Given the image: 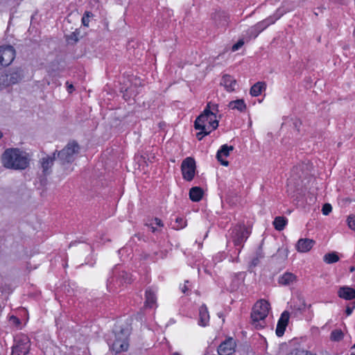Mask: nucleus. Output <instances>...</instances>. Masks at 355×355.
<instances>
[{"instance_id": "412c9836", "label": "nucleus", "mask_w": 355, "mask_h": 355, "mask_svg": "<svg viewBox=\"0 0 355 355\" xmlns=\"http://www.w3.org/2000/svg\"><path fill=\"white\" fill-rule=\"evenodd\" d=\"M297 276L290 272H286L279 277L278 284L282 286H290L296 282Z\"/></svg>"}, {"instance_id": "8fccbe9b", "label": "nucleus", "mask_w": 355, "mask_h": 355, "mask_svg": "<svg viewBox=\"0 0 355 355\" xmlns=\"http://www.w3.org/2000/svg\"><path fill=\"white\" fill-rule=\"evenodd\" d=\"M298 168H299V166H295V167H293V171H297V170H298Z\"/></svg>"}, {"instance_id": "37998d69", "label": "nucleus", "mask_w": 355, "mask_h": 355, "mask_svg": "<svg viewBox=\"0 0 355 355\" xmlns=\"http://www.w3.org/2000/svg\"><path fill=\"white\" fill-rule=\"evenodd\" d=\"M207 104H210V110L216 113V114L218 112V105L211 103V102H209Z\"/></svg>"}, {"instance_id": "aec40b11", "label": "nucleus", "mask_w": 355, "mask_h": 355, "mask_svg": "<svg viewBox=\"0 0 355 355\" xmlns=\"http://www.w3.org/2000/svg\"><path fill=\"white\" fill-rule=\"evenodd\" d=\"M220 85L225 87L227 92H231L235 90L236 80L233 76L225 74L221 78Z\"/></svg>"}, {"instance_id": "ea45409f", "label": "nucleus", "mask_w": 355, "mask_h": 355, "mask_svg": "<svg viewBox=\"0 0 355 355\" xmlns=\"http://www.w3.org/2000/svg\"><path fill=\"white\" fill-rule=\"evenodd\" d=\"M348 226L350 229L355 231V216H350L347 218Z\"/></svg>"}, {"instance_id": "f257e3e1", "label": "nucleus", "mask_w": 355, "mask_h": 355, "mask_svg": "<svg viewBox=\"0 0 355 355\" xmlns=\"http://www.w3.org/2000/svg\"><path fill=\"white\" fill-rule=\"evenodd\" d=\"M1 162L6 168L24 170L28 167L29 159L19 148H8L2 154Z\"/></svg>"}, {"instance_id": "9d476101", "label": "nucleus", "mask_w": 355, "mask_h": 355, "mask_svg": "<svg viewBox=\"0 0 355 355\" xmlns=\"http://www.w3.org/2000/svg\"><path fill=\"white\" fill-rule=\"evenodd\" d=\"M15 49L11 45L0 46V69L10 65L15 58Z\"/></svg>"}, {"instance_id": "a18cd8bd", "label": "nucleus", "mask_w": 355, "mask_h": 355, "mask_svg": "<svg viewBox=\"0 0 355 355\" xmlns=\"http://www.w3.org/2000/svg\"><path fill=\"white\" fill-rule=\"evenodd\" d=\"M189 282L188 280L185 281L184 285L183 286V287L181 288L182 292L183 293H187V292L189 291V288L187 286V284H189Z\"/></svg>"}, {"instance_id": "c03bdc74", "label": "nucleus", "mask_w": 355, "mask_h": 355, "mask_svg": "<svg viewBox=\"0 0 355 355\" xmlns=\"http://www.w3.org/2000/svg\"><path fill=\"white\" fill-rule=\"evenodd\" d=\"M66 85H67V91L69 93L71 94L75 90L73 85L72 84H69L68 81L66 83Z\"/></svg>"}, {"instance_id": "58836bf2", "label": "nucleus", "mask_w": 355, "mask_h": 355, "mask_svg": "<svg viewBox=\"0 0 355 355\" xmlns=\"http://www.w3.org/2000/svg\"><path fill=\"white\" fill-rule=\"evenodd\" d=\"M200 131L196 134V137L199 141H201L205 136L209 135L211 132L210 130H200Z\"/></svg>"}, {"instance_id": "79ce46f5", "label": "nucleus", "mask_w": 355, "mask_h": 355, "mask_svg": "<svg viewBox=\"0 0 355 355\" xmlns=\"http://www.w3.org/2000/svg\"><path fill=\"white\" fill-rule=\"evenodd\" d=\"M9 321L10 323H12L16 327L19 326L21 324V320L15 315H11L10 317Z\"/></svg>"}, {"instance_id": "2eb2a0df", "label": "nucleus", "mask_w": 355, "mask_h": 355, "mask_svg": "<svg viewBox=\"0 0 355 355\" xmlns=\"http://www.w3.org/2000/svg\"><path fill=\"white\" fill-rule=\"evenodd\" d=\"M24 77L23 70L21 68H17L10 73L6 74L3 81L6 83L7 86L18 83Z\"/></svg>"}, {"instance_id": "f3484780", "label": "nucleus", "mask_w": 355, "mask_h": 355, "mask_svg": "<svg viewBox=\"0 0 355 355\" xmlns=\"http://www.w3.org/2000/svg\"><path fill=\"white\" fill-rule=\"evenodd\" d=\"M211 17L217 26L226 27L230 21L229 15L223 10H216Z\"/></svg>"}, {"instance_id": "6e6552de", "label": "nucleus", "mask_w": 355, "mask_h": 355, "mask_svg": "<svg viewBox=\"0 0 355 355\" xmlns=\"http://www.w3.org/2000/svg\"><path fill=\"white\" fill-rule=\"evenodd\" d=\"M196 171V164L194 158L188 157L185 158L181 164V171L184 180L191 182L193 180Z\"/></svg>"}, {"instance_id": "5fc2aeb1", "label": "nucleus", "mask_w": 355, "mask_h": 355, "mask_svg": "<svg viewBox=\"0 0 355 355\" xmlns=\"http://www.w3.org/2000/svg\"><path fill=\"white\" fill-rule=\"evenodd\" d=\"M178 355H179V354H178Z\"/></svg>"}, {"instance_id": "09e8293b", "label": "nucleus", "mask_w": 355, "mask_h": 355, "mask_svg": "<svg viewBox=\"0 0 355 355\" xmlns=\"http://www.w3.org/2000/svg\"><path fill=\"white\" fill-rule=\"evenodd\" d=\"M355 270V267L354 266H351L350 268H349V271L350 272H354Z\"/></svg>"}, {"instance_id": "c9c22d12", "label": "nucleus", "mask_w": 355, "mask_h": 355, "mask_svg": "<svg viewBox=\"0 0 355 355\" xmlns=\"http://www.w3.org/2000/svg\"><path fill=\"white\" fill-rule=\"evenodd\" d=\"M286 355H307V351L299 348H295L288 352Z\"/></svg>"}, {"instance_id": "2f4dec72", "label": "nucleus", "mask_w": 355, "mask_h": 355, "mask_svg": "<svg viewBox=\"0 0 355 355\" xmlns=\"http://www.w3.org/2000/svg\"><path fill=\"white\" fill-rule=\"evenodd\" d=\"M264 257V254L263 252L262 248L259 247L255 253V257L252 258L251 261V265L253 266H257L260 260Z\"/></svg>"}, {"instance_id": "4be33fe9", "label": "nucleus", "mask_w": 355, "mask_h": 355, "mask_svg": "<svg viewBox=\"0 0 355 355\" xmlns=\"http://www.w3.org/2000/svg\"><path fill=\"white\" fill-rule=\"evenodd\" d=\"M339 297L345 300H352L355 298V289L349 286H342L338 291Z\"/></svg>"}, {"instance_id": "1a4fd4ad", "label": "nucleus", "mask_w": 355, "mask_h": 355, "mask_svg": "<svg viewBox=\"0 0 355 355\" xmlns=\"http://www.w3.org/2000/svg\"><path fill=\"white\" fill-rule=\"evenodd\" d=\"M128 347V337L123 332V331L121 330L120 332L115 334V339L112 344L110 346V348L116 354H119L122 352L127 351Z\"/></svg>"}, {"instance_id": "dca6fc26", "label": "nucleus", "mask_w": 355, "mask_h": 355, "mask_svg": "<svg viewBox=\"0 0 355 355\" xmlns=\"http://www.w3.org/2000/svg\"><path fill=\"white\" fill-rule=\"evenodd\" d=\"M289 318L290 313L288 311H284L281 314L280 318L278 320L275 331L276 335L278 337H282L284 335L286 328L288 324Z\"/></svg>"}, {"instance_id": "f8f14e48", "label": "nucleus", "mask_w": 355, "mask_h": 355, "mask_svg": "<svg viewBox=\"0 0 355 355\" xmlns=\"http://www.w3.org/2000/svg\"><path fill=\"white\" fill-rule=\"evenodd\" d=\"M279 10L278 9L273 15L254 24L260 33L270 25L274 24L279 19H280V17L283 15V13H279Z\"/></svg>"}, {"instance_id": "6ab92c4d", "label": "nucleus", "mask_w": 355, "mask_h": 355, "mask_svg": "<svg viewBox=\"0 0 355 355\" xmlns=\"http://www.w3.org/2000/svg\"><path fill=\"white\" fill-rule=\"evenodd\" d=\"M315 243V241L311 239H300L296 243L295 248L298 252L304 253L310 251Z\"/></svg>"}, {"instance_id": "cd10ccee", "label": "nucleus", "mask_w": 355, "mask_h": 355, "mask_svg": "<svg viewBox=\"0 0 355 355\" xmlns=\"http://www.w3.org/2000/svg\"><path fill=\"white\" fill-rule=\"evenodd\" d=\"M265 89L266 83L264 82H257L251 87L250 94L251 96L257 97Z\"/></svg>"}, {"instance_id": "72a5a7b5", "label": "nucleus", "mask_w": 355, "mask_h": 355, "mask_svg": "<svg viewBox=\"0 0 355 355\" xmlns=\"http://www.w3.org/2000/svg\"><path fill=\"white\" fill-rule=\"evenodd\" d=\"M94 17V14L90 11H85L82 17V24L84 26L88 27L89 24V19Z\"/></svg>"}, {"instance_id": "423d86ee", "label": "nucleus", "mask_w": 355, "mask_h": 355, "mask_svg": "<svg viewBox=\"0 0 355 355\" xmlns=\"http://www.w3.org/2000/svg\"><path fill=\"white\" fill-rule=\"evenodd\" d=\"M80 146L77 141H71L61 150H55L58 161L62 166L72 163L79 153Z\"/></svg>"}, {"instance_id": "e433bc0d", "label": "nucleus", "mask_w": 355, "mask_h": 355, "mask_svg": "<svg viewBox=\"0 0 355 355\" xmlns=\"http://www.w3.org/2000/svg\"><path fill=\"white\" fill-rule=\"evenodd\" d=\"M245 42V40L244 39V37L243 36L242 39L239 40L238 42L232 46V51H238L240 48H241L243 46Z\"/></svg>"}, {"instance_id": "473e14b6", "label": "nucleus", "mask_w": 355, "mask_h": 355, "mask_svg": "<svg viewBox=\"0 0 355 355\" xmlns=\"http://www.w3.org/2000/svg\"><path fill=\"white\" fill-rule=\"evenodd\" d=\"M79 35L80 32L78 30H76L74 32L71 33L70 35H67V40L69 43L76 44L79 40Z\"/></svg>"}, {"instance_id": "4468645a", "label": "nucleus", "mask_w": 355, "mask_h": 355, "mask_svg": "<svg viewBox=\"0 0 355 355\" xmlns=\"http://www.w3.org/2000/svg\"><path fill=\"white\" fill-rule=\"evenodd\" d=\"M56 152H53L52 155H46L40 160V166L42 169V173L46 176L51 173V167L55 159Z\"/></svg>"}, {"instance_id": "b1692460", "label": "nucleus", "mask_w": 355, "mask_h": 355, "mask_svg": "<svg viewBox=\"0 0 355 355\" xmlns=\"http://www.w3.org/2000/svg\"><path fill=\"white\" fill-rule=\"evenodd\" d=\"M260 33L255 26V25L250 26L246 31H244L243 36L245 40V42H248L251 40L256 39Z\"/></svg>"}, {"instance_id": "4c0bfd02", "label": "nucleus", "mask_w": 355, "mask_h": 355, "mask_svg": "<svg viewBox=\"0 0 355 355\" xmlns=\"http://www.w3.org/2000/svg\"><path fill=\"white\" fill-rule=\"evenodd\" d=\"M332 211V207L329 203H325L322 207V213L324 216H328Z\"/></svg>"}, {"instance_id": "f03ea898", "label": "nucleus", "mask_w": 355, "mask_h": 355, "mask_svg": "<svg viewBox=\"0 0 355 355\" xmlns=\"http://www.w3.org/2000/svg\"><path fill=\"white\" fill-rule=\"evenodd\" d=\"M230 240L235 247L236 254V261H239V254L241 253L245 243L252 233L251 228L247 226L244 222H240L230 229Z\"/></svg>"}, {"instance_id": "bb28decb", "label": "nucleus", "mask_w": 355, "mask_h": 355, "mask_svg": "<svg viewBox=\"0 0 355 355\" xmlns=\"http://www.w3.org/2000/svg\"><path fill=\"white\" fill-rule=\"evenodd\" d=\"M272 224L276 230L282 231L288 224V219L285 216H276Z\"/></svg>"}, {"instance_id": "7ed1b4c3", "label": "nucleus", "mask_w": 355, "mask_h": 355, "mask_svg": "<svg viewBox=\"0 0 355 355\" xmlns=\"http://www.w3.org/2000/svg\"><path fill=\"white\" fill-rule=\"evenodd\" d=\"M218 121L216 113L210 110V104H207L203 112L196 119L194 128L196 130H210V132L217 129Z\"/></svg>"}, {"instance_id": "864d4df0", "label": "nucleus", "mask_w": 355, "mask_h": 355, "mask_svg": "<svg viewBox=\"0 0 355 355\" xmlns=\"http://www.w3.org/2000/svg\"><path fill=\"white\" fill-rule=\"evenodd\" d=\"M353 35H355V28H354V32H353Z\"/></svg>"}, {"instance_id": "f704fd0d", "label": "nucleus", "mask_w": 355, "mask_h": 355, "mask_svg": "<svg viewBox=\"0 0 355 355\" xmlns=\"http://www.w3.org/2000/svg\"><path fill=\"white\" fill-rule=\"evenodd\" d=\"M343 333L341 331L339 330H334L331 334V339L332 340H340L343 338Z\"/></svg>"}, {"instance_id": "39448f33", "label": "nucleus", "mask_w": 355, "mask_h": 355, "mask_svg": "<svg viewBox=\"0 0 355 355\" xmlns=\"http://www.w3.org/2000/svg\"><path fill=\"white\" fill-rule=\"evenodd\" d=\"M270 307V303L265 300H261L254 304L251 312V319L252 324L257 329H262L266 326L265 320L268 315Z\"/></svg>"}, {"instance_id": "ddd939ff", "label": "nucleus", "mask_w": 355, "mask_h": 355, "mask_svg": "<svg viewBox=\"0 0 355 355\" xmlns=\"http://www.w3.org/2000/svg\"><path fill=\"white\" fill-rule=\"evenodd\" d=\"M157 288L149 286L145 291V306L150 309L157 307Z\"/></svg>"}, {"instance_id": "603ef678", "label": "nucleus", "mask_w": 355, "mask_h": 355, "mask_svg": "<svg viewBox=\"0 0 355 355\" xmlns=\"http://www.w3.org/2000/svg\"><path fill=\"white\" fill-rule=\"evenodd\" d=\"M3 137L2 132L0 131V139Z\"/></svg>"}, {"instance_id": "20e7f679", "label": "nucleus", "mask_w": 355, "mask_h": 355, "mask_svg": "<svg viewBox=\"0 0 355 355\" xmlns=\"http://www.w3.org/2000/svg\"><path fill=\"white\" fill-rule=\"evenodd\" d=\"M132 281V275L123 270L121 266L116 265L112 270V275L107 280V288L110 292H116L121 286L130 284Z\"/></svg>"}, {"instance_id": "a19ab883", "label": "nucleus", "mask_w": 355, "mask_h": 355, "mask_svg": "<svg viewBox=\"0 0 355 355\" xmlns=\"http://www.w3.org/2000/svg\"><path fill=\"white\" fill-rule=\"evenodd\" d=\"M354 309H355V302H353L350 304L347 305L346 307V310H345V313H346L347 316L350 315Z\"/></svg>"}, {"instance_id": "9b49d317", "label": "nucleus", "mask_w": 355, "mask_h": 355, "mask_svg": "<svg viewBox=\"0 0 355 355\" xmlns=\"http://www.w3.org/2000/svg\"><path fill=\"white\" fill-rule=\"evenodd\" d=\"M236 347L235 340L232 337H228L218 347L217 352L219 355H231Z\"/></svg>"}, {"instance_id": "a878e982", "label": "nucleus", "mask_w": 355, "mask_h": 355, "mask_svg": "<svg viewBox=\"0 0 355 355\" xmlns=\"http://www.w3.org/2000/svg\"><path fill=\"white\" fill-rule=\"evenodd\" d=\"M146 225L150 229L153 233H159L162 231V228L164 227V223L159 218H154L151 220L149 224Z\"/></svg>"}, {"instance_id": "393cba45", "label": "nucleus", "mask_w": 355, "mask_h": 355, "mask_svg": "<svg viewBox=\"0 0 355 355\" xmlns=\"http://www.w3.org/2000/svg\"><path fill=\"white\" fill-rule=\"evenodd\" d=\"M204 191L200 187H193L189 190V198L193 202H199L203 196Z\"/></svg>"}, {"instance_id": "de8ad7c7", "label": "nucleus", "mask_w": 355, "mask_h": 355, "mask_svg": "<svg viewBox=\"0 0 355 355\" xmlns=\"http://www.w3.org/2000/svg\"><path fill=\"white\" fill-rule=\"evenodd\" d=\"M160 254H161L160 257H161L162 259H164V258L165 257V256H166V254H165V253H164L163 252H160Z\"/></svg>"}, {"instance_id": "0eeeda50", "label": "nucleus", "mask_w": 355, "mask_h": 355, "mask_svg": "<svg viewBox=\"0 0 355 355\" xmlns=\"http://www.w3.org/2000/svg\"><path fill=\"white\" fill-rule=\"evenodd\" d=\"M12 355H26L30 350L31 341L28 336L21 334L14 338Z\"/></svg>"}, {"instance_id": "c756f323", "label": "nucleus", "mask_w": 355, "mask_h": 355, "mask_svg": "<svg viewBox=\"0 0 355 355\" xmlns=\"http://www.w3.org/2000/svg\"><path fill=\"white\" fill-rule=\"evenodd\" d=\"M187 225V220L184 217L176 216L175 218V223L173 225V229L180 230L184 228Z\"/></svg>"}, {"instance_id": "3c124183", "label": "nucleus", "mask_w": 355, "mask_h": 355, "mask_svg": "<svg viewBox=\"0 0 355 355\" xmlns=\"http://www.w3.org/2000/svg\"><path fill=\"white\" fill-rule=\"evenodd\" d=\"M307 355H315V354H311V353H310V352H309L307 351Z\"/></svg>"}, {"instance_id": "7c9ffc66", "label": "nucleus", "mask_w": 355, "mask_h": 355, "mask_svg": "<svg viewBox=\"0 0 355 355\" xmlns=\"http://www.w3.org/2000/svg\"><path fill=\"white\" fill-rule=\"evenodd\" d=\"M323 260L328 264L334 263L339 261V257L336 252H332L326 254L323 257Z\"/></svg>"}, {"instance_id": "49530a36", "label": "nucleus", "mask_w": 355, "mask_h": 355, "mask_svg": "<svg viewBox=\"0 0 355 355\" xmlns=\"http://www.w3.org/2000/svg\"><path fill=\"white\" fill-rule=\"evenodd\" d=\"M293 125L295 126V128L297 129V130L299 132L300 130H299V127L301 125V121L298 119H296L294 122H293Z\"/></svg>"}, {"instance_id": "c85d7f7f", "label": "nucleus", "mask_w": 355, "mask_h": 355, "mask_svg": "<svg viewBox=\"0 0 355 355\" xmlns=\"http://www.w3.org/2000/svg\"><path fill=\"white\" fill-rule=\"evenodd\" d=\"M228 107L232 110H237L243 112L246 110V104L243 99L232 101L229 103Z\"/></svg>"}, {"instance_id": "5701e85b", "label": "nucleus", "mask_w": 355, "mask_h": 355, "mask_svg": "<svg viewBox=\"0 0 355 355\" xmlns=\"http://www.w3.org/2000/svg\"><path fill=\"white\" fill-rule=\"evenodd\" d=\"M209 322V314L207 307L202 304L199 308V321L198 324L202 327H206Z\"/></svg>"}, {"instance_id": "a211bd4d", "label": "nucleus", "mask_w": 355, "mask_h": 355, "mask_svg": "<svg viewBox=\"0 0 355 355\" xmlns=\"http://www.w3.org/2000/svg\"><path fill=\"white\" fill-rule=\"evenodd\" d=\"M234 150L233 146H228L227 144H223L218 150L216 153V159L220 163L221 165L227 166L229 162L223 159V157H227L230 155V151Z\"/></svg>"}]
</instances>
